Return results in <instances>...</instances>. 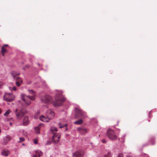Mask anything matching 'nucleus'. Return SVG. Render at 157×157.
<instances>
[{
  "label": "nucleus",
  "mask_w": 157,
  "mask_h": 157,
  "mask_svg": "<svg viewBox=\"0 0 157 157\" xmlns=\"http://www.w3.org/2000/svg\"><path fill=\"white\" fill-rule=\"evenodd\" d=\"M28 91L30 94H33V95L31 96H26L25 94H22L21 95V99L27 105H29L30 104V100L34 101L35 99V92L32 90H29Z\"/></svg>",
  "instance_id": "1"
},
{
  "label": "nucleus",
  "mask_w": 157,
  "mask_h": 157,
  "mask_svg": "<svg viewBox=\"0 0 157 157\" xmlns=\"http://www.w3.org/2000/svg\"><path fill=\"white\" fill-rule=\"evenodd\" d=\"M11 74L13 76V78L16 80V85L18 86H19L22 82V79L19 78L17 77V76L19 75L20 73L15 71H12Z\"/></svg>",
  "instance_id": "2"
},
{
  "label": "nucleus",
  "mask_w": 157,
  "mask_h": 157,
  "mask_svg": "<svg viewBox=\"0 0 157 157\" xmlns=\"http://www.w3.org/2000/svg\"><path fill=\"white\" fill-rule=\"evenodd\" d=\"M85 113L81 110L78 108L75 109V118H84L85 117Z\"/></svg>",
  "instance_id": "3"
},
{
  "label": "nucleus",
  "mask_w": 157,
  "mask_h": 157,
  "mask_svg": "<svg viewBox=\"0 0 157 157\" xmlns=\"http://www.w3.org/2000/svg\"><path fill=\"white\" fill-rule=\"evenodd\" d=\"M48 113H49V115L48 117L47 118H46L43 116H40V120L44 122H48L49 120L53 117L54 115V113L52 110H50L48 111Z\"/></svg>",
  "instance_id": "4"
},
{
  "label": "nucleus",
  "mask_w": 157,
  "mask_h": 157,
  "mask_svg": "<svg viewBox=\"0 0 157 157\" xmlns=\"http://www.w3.org/2000/svg\"><path fill=\"white\" fill-rule=\"evenodd\" d=\"M107 136L111 140H116L117 139V136L114 131L111 129H109L107 131Z\"/></svg>",
  "instance_id": "5"
},
{
  "label": "nucleus",
  "mask_w": 157,
  "mask_h": 157,
  "mask_svg": "<svg viewBox=\"0 0 157 157\" xmlns=\"http://www.w3.org/2000/svg\"><path fill=\"white\" fill-rule=\"evenodd\" d=\"M15 97L12 94L6 93L4 96V99L7 101H11L14 99Z\"/></svg>",
  "instance_id": "6"
},
{
  "label": "nucleus",
  "mask_w": 157,
  "mask_h": 157,
  "mask_svg": "<svg viewBox=\"0 0 157 157\" xmlns=\"http://www.w3.org/2000/svg\"><path fill=\"white\" fill-rule=\"evenodd\" d=\"M60 137V135L59 133H54L52 138V141L54 144H57L59 141Z\"/></svg>",
  "instance_id": "7"
},
{
  "label": "nucleus",
  "mask_w": 157,
  "mask_h": 157,
  "mask_svg": "<svg viewBox=\"0 0 157 157\" xmlns=\"http://www.w3.org/2000/svg\"><path fill=\"white\" fill-rule=\"evenodd\" d=\"M28 112L26 110H20L18 112L16 113V117L18 119H21L22 117Z\"/></svg>",
  "instance_id": "8"
},
{
  "label": "nucleus",
  "mask_w": 157,
  "mask_h": 157,
  "mask_svg": "<svg viewBox=\"0 0 157 157\" xmlns=\"http://www.w3.org/2000/svg\"><path fill=\"white\" fill-rule=\"evenodd\" d=\"M64 101V98H56V101L54 103V105L56 106L60 105Z\"/></svg>",
  "instance_id": "9"
},
{
  "label": "nucleus",
  "mask_w": 157,
  "mask_h": 157,
  "mask_svg": "<svg viewBox=\"0 0 157 157\" xmlns=\"http://www.w3.org/2000/svg\"><path fill=\"white\" fill-rule=\"evenodd\" d=\"M51 100V97L50 96L48 95H46L41 98L42 101L45 103H48Z\"/></svg>",
  "instance_id": "10"
},
{
  "label": "nucleus",
  "mask_w": 157,
  "mask_h": 157,
  "mask_svg": "<svg viewBox=\"0 0 157 157\" xmlns=\"http://www.w3.org/2000/svg\"><path fill=\"white\" fill-rule=\"evenodd\" d=\"M83 152L82 151H78L73 153L72 157H82Z\"/></svg>",
  "instance_id": "11"
},
{
  "label": "nucleus",
  "mask_w": 157,
  "mask_h": 157,
  "mask_svg": "<svg viewBox=\"0 0 157 157\" xmlns=\"http://www.w3.org/2000/svg\"><path fill=\"white\" fill-rule=\"evenodd\" d=\"M11 138L9 135H7L3 139V143L4 144H6L11 140Z\"/></svg>",
  "instance_id": "12"
},
{
  "label": "nucleus",
  "mask_w": 157,
  "mask_h": 157,
  "mask_svg": "<svg viewBox=\"0 0 157 157\" xmlns=\"http://www.w3.org/2000/svg\"><path fill=\"white\" fill-rule=\"evenodd\" d=\"M77 130L82 134H84L87 132V130L86 128H78Z\"/></svg>",
  "instance_id": "13"
},
{
  "label": "nucleus",
  "mask_w": 157,
  "mask_h": 157,
  "mask_svg": "<svg viewBox=\"0 0 157 157\" xmlns=\"http://www.w3.org/2000/svg\"><path fill=\"white\" fill-rule=\"evenodd\" d=\"M29 123V121L28 119V117L25 116L23 119V124L24 125H27Z\"/></svg>",
  "instance_id": "14"
},
{
  "label": "nucleus",
  "mask_w": 157,
  "mask_h": 157,
  "mask_svg": "<svg viewBox=\"0 0 157 157\" xmlns=\"http://www.w3.org/2000/svg\"><path fill=\"white\" fill-rule=\"evenodd\" d=\"M10 152L9 151L6 149L3 150L2 152V155L5 156H8Z\"/></svg>",
  "instance_id": "15"
},
{
  "label": "nucleus",
  "mask_w": 157,
  "mask_h": 157,
  "mask_svg": "<svg viewBox=\"0 0 157 157\" xmlns=\"http://www.w3.org/2000/svg\"><path fill=\"white\" fill-rule=\"evenodd\" d=\"M83 122V121L81 119H80L76 121H75L74 123L76 124H80Z\"/></svg>",
  "instance_id": "16"
},
{
  "label": "nucleus",
  "mask_w": 157,
  "mask_h": 157,
  "mask_svg": "<svg viewBox=\"0 0 157 157\" xmlns=\"http://www.w3.org/2000/svg\"><path fill=\"white\" fill-rule=\"evenodd\" d=\"M50 130L53 134L57 131V129L55 127H52L50 129Z\"/></svg>",
  "instance_id": "17"
},
{
  "label": "nucleus",
  "mask_w": 157,
  "mask_h": 157,
  "mask_svg": "<svg viewBox=\"0 0 157 157\" xmlns=\"http://www.w3.org/2000/svg\"><path fill=\"white\" fill-rule=\"evenodd\" d=\"M1 52H2V56H4V53L6 52V50L4 48V46H2V47Z\"/></svg>",
  "instance_id": "18"
},
{
  "label": "nucleus",
  "mask_w": 157,
  "mask_h": 157,
  "mask_svg": "<svg viewBox=\"0 0 157 157\" xmlns=\"http://www.w3.org/2000/svg\"><path fill=\"white\" fill-rule=\"evenodd\" d=\"M39 111H38L34 115V118L35 119H37L39 118Z\"/></svg>",
  "instance_id": "19"
},
{
  "label": "nucleus",
  "mask_w": 157,
  "mask_h": 157,
  "mask_svg": "<svg viewBox=\"0 0 157 157\" xmlns=\"http://www.w3.org/2000/svg\"><path fill=\"white\" fill-rule=\"evenodd\" d=\"M35 154L33 155V157H38L39 156V152L38 151H35Z\"/></svg>",
  "instance_id": "20"
},
{
  "label": "nucleus",
  "mask_w": 157,
  "mask_h": 157,
  "mask_svg": "<svg viewBox=\"0 0 157 157\" xmlns=\"http://www.w3.org/2000/svg\"><path fill=\"white\" fill-rule=\"evenodd\" d=\"M34 129L36 133L38 134L39 133V125H38L37 127H35Z\"/></svg>",
  "instance_id": "21"
},
{
  "label": "nucleus",
  "mask_w": 157,
  "mask_h": 157,
  "mask_svg": "<svg viewBox=\"0 0 157 157\" xmlns=\"http://www.w3.org/2000/svg\"><path fill=\"white\" fill-rule=\"evenodd\" d=\"M112 155L110 152L108 151L107 153L105 155L104 157H111Z\"/></svg>",
  "instance_id": "22"
},
{
  "label": "nucleus",
  "mask_w": 157,
  "mask_h": 157,
  "mask_svg": "<svg viewBox=\"0 0 157 157\" xmlns=\"http://www.w3.org/2000/svg\"><path fill=\"white\" fill-rule=\"evenodd\" d=\"M10 113V110L9 109L8 110L6 113L4 114V115L6 116H7Z\"/></svg>",
  "instance_id": "23"
},
{
  "label": "nucleus",
  "mask_w": 157,
  "mask_h": 157,
  "mask_svg": "<svg viewBox=\"0 0 157 157\" xmlns=\"http://www.w3.org/2000/svg\"><path fill=\"white\" fill-rule=\"evenodd\" d=\"M67 124H62L61 125V124L60 123H59V127L60 128H62L65 126H67Z\"/></svg>",
  "instance_id": "24"
},
{
  "label": "nucleus",
  "mask_w": 157,
  "mask_h": 157,
  "mask_svg": "<svg viewBox=\"0 0 157 157\" xmlns=\"http://www.w3.org/2000/svg\"><path fill=\"white\" fill-rule=\"evenodd\" d=\"M20 140L18 141L19 143L23 142L25 140V138L23 137H20L19 138Z\"/></svg>",
  "instance_id": "25"
},
{
  "label": "nucleus",
  "mask_w": 157,
  "mask_h": 157,
  "mask_svg": "<svg viewBox=\"0 0 157 157\" xmlns=\"http://www.w3.org/2000/svg\"><path fill=\"white\" fill-rule=\"evenodd\" d=\"M10 120H11V122L10 121L9 122V124L10 125H12L14 123L13 119V118H11Z\"/></svg>",
  "instance_id": "26"
},
{
  "label": "nucleus",
  "mask_w": 157,
  "mask_h": 157,
  "mask_svg": "<svg viewBox=\"0 0 157 157\" xmlns=\"http://www.w3.org/2000/svg\"><path fill=\"white\" fill-rule=\"evenodd\" d=\"M33 141L34 144H36L38 143V140L37 139H35L33 140Z\"/></svg>",
  "instance_id": "27"
},
{
  "label": "nucleus",
  "mask_w": 157,
  "mask_h": 157,
  "mask_svg": "<svg viewBox=\"0 0 157 157\" xmlns=\"http://www.w3.org/2000/svg\"><path fill=\"white\" fill-rule=\"evenodd\" d=\"M117 157H123V154L122 153L119 154Z\"/></svg>",
  "instance_id": "28"
},
{
  "label": "nucleus",
  "mask_w": 157,
  "mask_h": 157,
  "mask_svg": "<svg viewBox=\"0 0 157 157\" xmlns=\"http://www.w3.org/2000/svg\"><path fill=\"white\" fill-rule=\"evenodd\" d=\"M101 142L105 144L106 143V141L105 139H103L101 140Z\"/></svg>",
  "instance_id": "29"
},
{
  "label": "nucleus",
  "mask_w": 157,
  "mask_h": 157,
  "mask_svg": "<svg viewBox=\"0 0 157 157\" xmlns=\"http://www.w3.org/2000/svg\"><path fill=\"white\" fill-rule=\"evenodd\" d=\"M3 85V82H0V88H1L2 87V86Z\"/></svg>",
  "instance_id": "30"
},
{
  "label": "nucleus",
  "mask_w": 157,
  "mask_h": 157,
  "mask_svg": "<svg viewBox=\"0 0 157 157\" xmlns=\"http://www.w3.org/2000/svg\"><path fill=\"white\" fill-rule=\"evenodd\" d=\"M13 90H14V91H16V89L15 87V86H14L13 87Z\"/></svg>",
  "instance_id": "31"
},
{
  "label": "nucleus",
  "mask_w": 157,
  "mask_h": 157,
  "mask_svg": "<svg viewBox=\"0 0 157 157\" xmlns=\"http://www.w3.org/2000/svg\"><path fill=\"white\" fill-rule=\"evenodd\" d=\"M51 141H50V142H48L47 144H48V145L50 144H51Z\"/></svg>",
  "instance_id": "32"
},
{
  "label": "nucleus",
  "mask_w": 157,
  "mask_h": 157,
  "mask_svg": "<svg viewBox=\"0 0 157 157\" xmlns=\"http://www.w3.org/2000/svg\"><path fill=\"white\" fill-rule=\"evenodd\" d=\"M144 157H149V156L147 155H145Z\"/></svg>",
  "instance_id": "33"
},
{
  "label": "nucleus",
  "mask_w": 157,
  "mask_h": 157,
  "mask_svg": "<svg viewBox=\"0 0 157 157\" xmlns=\"http://www.w3.org/2000/svg\"><path fill=\"white\" fill-rule=\"evenodd\" d=\"M17 111H18V109H17L15 110V113H17Z\"/></svg>",
  "instance_id": "34"
},
{
  "label": "nucleus",
  "mask_w": 157,
  "mask_h": 157,
  "mask_svg": "<svg viewBox=\"0 0 157 157\" xmlns=\"http://www.w3.org/2000/svg\"><path fill=\"white\" fill-rule=\"evenodd\" d=\"M42 153L41 151H40V156H41V155H42Z\"/></svg>",
  "instance_id": "35"
},
{
  "label": "nucleus",
  "mask_w": 157,
  "mask_h": 157,
  "mask_svg": "<svg viewBox=\"0 0 157 157\" xmlns=\"http://www.w3.org/2000/svg\"><path fill=\"white\" fill-rule=\"evenodd\" d=\"M126 157H133L132 156H131V155H128L127 156H126Z\"/></svg>",
  "instance_id": "36"
},
{
  "label": "nucleus",
  "mask_w": 157,
  "mask_h": 157,
  "mask_svg": "<svg viewBox=\"0 0 157 157\" xmlns=\"http://www.w3.org/2000/svg\"><path fill=\"white\" fill-rule=\"evenodd\" d=\"M8 46V45L7 44H5L3 46L4 47H6Z\"/></svg>",
  "instance_id": "37"
},
{
  "label": "nucleus",
  "mask_w": 157,
  "mask_h": 157,
  "mask_svg": "<svg viewBox=\"0 0 157 157\" xmlns=\"http://www.w3.org/2000/svg\"><path fill=\"white\" fill-rule=\"evenodd\" d=\"M42 124H42L40 123V127L42 125Z\"/></svg>",
  "instance_id": "38"
},
{
  "label": "nucleus",
  "mask_w": 157,
  "mask_h": 157,
  "mask_svg": "<svg viewBox=\"0 0 157 157\" xmlns=\"http://www.w3.org/2000/svg\"><path fill=\"white\" fill-rule=\"evenodd\" d=\"M22 145H23V146H24L25 145V144H22Z\"/></svg>",
  "instance_id": "39"
}]
</instances>
